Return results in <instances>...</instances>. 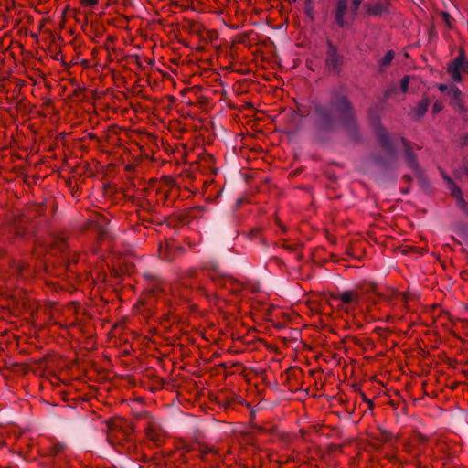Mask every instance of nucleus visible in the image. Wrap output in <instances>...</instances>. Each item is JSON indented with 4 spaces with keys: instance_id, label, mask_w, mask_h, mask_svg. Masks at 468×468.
Here are the masks:
<instances>
[{
    "instance_id": "72a5a7b5",
    "label": "nucleus",
    "mask_w": 468,
    "mask_h": 468,
    "mask_svg": "<svg viewBox=\"0 0 468 468\" xmlns=\"http://www.w3.org/2000/svg\"><path fill=\"white\" fill-rule=\"evenodd\" d=\"M362 395H363V397H364V400H365V401H367L368 403H370V404H371V400L367 399V397L365 396V394H362Z\"/></svg>"
},
{
    "instance_id": "5701e85b",
    "label": "nucleus",
    "mask_w": 468,
    "mask_h": 468,
    "mask_svg": "<svg viewBox=\"0 0 468 468\" xmlns=\"http://www.w3.org/2000/svg\"><path fill=\"white\" fill-rule=\"evenodd\" d=\"M461 70H463V69L458 67V66H456V65H452L450 63L449 66H448V72L451 75L455 74V73H459V72H461Z\"/></svg>"
},
{
    "instance_id": "cd10ccee",
    "label": "nucleus",
    "mask_w": 468,
    "mask_h": 468,
    "mask_svg": "<svg viewBox=\"0 0 468 468\" xmlns=\"http://www.w3.org/2000/svg\"><path fill=\"white\" fill-rule=\"evenodd\" d=\"M438 89L441 91V92H444L446 90H448V86L446 84H439L438 85Z\"/></svg>"
},
{
    "instance_id": "c9c22d12",
    "label": "nucleus",
    "mask_w": 468,
    "mask_h": 468,
    "mask_svg": "<svg viewBox=\"0 0 468 468\" xmlns=\"http://www.w3.org/2000/svg\"><path fill=\"white\" fill-rule=\"evenodd\" d=\"M463 70H467L468 71V62L466 63L465 68H464Z\"/></svg>"
},
{
    "instance_id": "e433bc0d",
    "label": "nucleus",
    "mask_w": 468,
    "mask_h": 468,
    "mask_svg": "<svg viewBox=\"0 0 468 468\" xmlns=\"http://www.w3.org/2000/svg\"><path fill=\"white\" fill-rule=\"evenodd\" d=\"M252 235L256 236L257 235V231H252Z\"/></svg>"
},
{
    "instance_id": "a878e982",
    "label": "nucleus",
    "mask_w": 468,
    "mask_h": 468,
    "mask_svg": "<svg viewBox=\"0 0 468 468\" xmlns=\"http://www.w3.org/2000/svg\"><path fill=\"white\" fill-rule=\"evenodd\" d=\"M82 5H95L98 4V0H80Z\"/></svg>"
},
{
    "instance_id": "c85d7f7f",
    "label": "nucleus",
    "mask_w": 468,
    "mask_h": 468,
    "mask_svg": "<svg viewBox=\"0 0 468 468\" xmlns=\"http://www.w3.org/2000/svg\"><path fill=\"white\" fill-rule=\"evenodd\" d=\"M402 178L407 183H410L412 181V176L410 175H404Z\"/></svg>"
},
{
    "instance_id": "c756f323",
    "label": "nucleus",
    "mask_w": 468,
    "mask_h": 468,
    "mask_svg": "<svg viewBox=\"0 0 468 468\" xmlns=\"http://www.w3.org/2000/svg\"><path fill=\"white\" fill-rule=\"evenodd\" d=\"M254 429H255L257 431H259V432H266V431H267V430H266V429H264V428H263V427H261V426H258V425L254 426Z\"/></svg>"
},
{
    "instance_id": "a211bd4d",
    "label": "nucleus",
    "mask_w": 468,
    "mask_h": 468,
    "mask_svg": "<svg viewBox=\"0 0 468 468\" xmlns=\"http://www.w3.org/2000/svg\"><path fill=\"white\" fill-rule=\"evenodd\" d=\"M444 178H445V180H446L448 183H450V184H452V195L456 199H459V198H460V197H463L461 189H460L457 186L453 185V183H452V179H451L450 177H447V176H445Z\"/></svg>"
},
{
    "instance_id": "423d86ee",
    "label": "nucleus",
    "mask_w": 468,
    "mask_h": 468,
    "mask_svg": "<svg viewBox=\"0 0 468 468\" xmlns=\"http://www.w3.org/2000/svg\"><path fill=\"white\" fill-rule=\"evenodd\" d=\"M211 280L215 285L229 289L233 293H238L241 291V283L239 281L231 276L216 274L211 276Z\"/></svg>"
},
{
    "instance_id": "412c9836",
    "label": "nucleus",
    "mask_w": 468,
    "mask_h": 468,
    "mask_svg": "<svg viewBox=\"0 0 468 468\" xmlns=\"http://www.w3.org/2000/svg\"><path fill=\"white\" fill-rule=\"evenodd\" d=\"M449 93L452 95V99L456 101L460 99L462 94L461 90L455 86L451 87Z\"/></svg>"
},
{
    "instance_id": "f3484780",
    "label": "nucleus",
    "mask_w": 468,
    "mask_h": 468,
    "mask_svg": "<svg viewBox=\"0 0 468 468\" xmlns=\"http://www.w3.org/2000/svg\"><path fill=\"white\" fill-rule=\"evenodd\" d=\"M466 63L467 62L464 61V52L463 51H462L460 53V55L453 61L451 62L452 65H456V66L462 68L463 70L464 69Z\"/></svg>"
},
{
    "instance_id": "f257e3e1",
    "label": "nucleus",
    "mask_w": 468,
    "mask_h": 468,
    "mask_svg": "<svg viewBox=\"0 0 468 468\" xmlns=\"http://www.w3.org/2000/svg\"><path fill=\"white\" fill-rule=\"evenodd\" d=\"M314 135L325 140L336 130L342 129L349 140L362 139L356 111L347 96L335 92L326 103H315L310 113Z\"/></svg>"
},
{
    "instance_id": "4be33fe9",
    "label": "nucleus",
    "mask_w": 468,
    "mask_h": 468,
    "mask_svg": "<svg viewBox=\"0 0 468 468\" xmlns=\"http://www.w3.org/2000/svg\"><path fill=\"white\" fill-rule=\"evenodd\" d=\"M441 17L444 21V23L449 27H452V17L450 16L449 13L447 12H442L441 13Z\"/></svg>"
},
{
    "instance_id": "7c9ffc66",
    "label": "nucleus",
    "mask_w": 468,
    "mask_h": 468,
    "mask_svg": "<svg viewBox=\"0 0 468 468\" xmlns=\"http://www.w3.org/2000/svg\"><path fill=\"white\" fill-rule=\"evenodd\" d=\"M284 248L289 250H295L296 246L295 245L284 246Z\"/></svg>"
},
{
    "instance_id": "39448f33",
    "label": "nucleus",
    "mask_w": 468,
    "mask_h": 468,
    "mask_svg": "<svg viewBox=\"0 0 468 468\" xmlns=\"http://www.w3.org/2000/svg\"><path fill=\"white\" fill-rule=\"evenodd\" d=\"M390 3L388 1L383 0H374L372 2H367L363 5V8L366 13L371 16H381L383 15L388 14Z\"/></svg>"
},
{
    "instance_id": "1a4fd4ad",
    "label": "nucleus",
    "mask_w": 468,
    "mask_h": 468,
    "mask_svg": "<svg viewBox=\"0 0 468 468\" xmlns=\"http://www.w3.org/2000/svg\"><path fill=\"white\" fill-rule=\"evenodd\" d=\"M195 275H196V271H194V270L188 271L187 274L183 279L182 284L185 287H189V288H195V289L202 290V285H201V283L199 282H197V281H193V282L190 281L191 279L195 278Z\"/></svg>"
},
{
    "instance_id": "f704fd0d",
    "label": "nucleus",
    "mask_w": 468,
    "mask_h": 468,
    "mask_svg": "<svg viewBox=\"0 0 468 468\" xmlns=\"http://www.w3.org/2000/svg\"><path fill=\"white\" fill-rule=\"evenodd\" d=\"M374 290H375V285H374V284H372V285H371V289H370V291H371V292H374Z\"/></svg>"
},
{
    "instance_id": "ddd939ff",
    "label": "nucleus",
    "mask_w": 468,
    "mask_h": 468,
    "mask_svg": "<svg viewBox=\"0 0 468 468\" xmlns=\"http://www.w3.org/2000/svg\"><path fill=\"white\" fill-rule=\"evenodd\" d=\"M362 2H363V0H352V5L350 7V16H351L353 22L355 21V19L357 16V11H358Z\"/></svg>"
},
{
    "instance_id": "7ed1b4c3",
    "label": "nucleus",
    "mask_w": 468,
    "mask_h": 468,
    "mask_svg": "<svg viewBox=\"0 0 468 468\" xmlns=\"http://www.w3.org/2000/svg\"><path fill=\"white\" fill-rule=\"evenodd\" d=\"M327 50L325 54V66L327 69L334 73L339 74L342 70L344 64V57L339 53L337 48L333 44L332 41H326Z\"/></svg>"
},
{
    "instance_id": "0eeeda50",
    "label": "nucleus",
    "mask_w": 468,
    "mask_h": 468,
    "mask_svg": "<svg viewBox=\"0 0 468 468\" xmlns=\"http://www.w3.org/2000/svg\"><path fill=\"white\" fill-rule=\"evenodd\" d=\"M26 234V221L23 218H15L8 227L7 239L23 238Z\"/></svg>"
},
{
    "instance_id": "20e7f679",
    "label": "nucleus",
    "mask_w": 468,
    "mask_h": 468,
    "mask_svg": "<svg viewBox=\"0 0 468 468\" xmlns=\"http://www.w3.org/2000/svg\"><path fill=\"white\" fill-rule=\"evenodd\" d=\"M348 1L349 0H335V8L333 10L335 22L342 28L350 27L353 24L350 11H348Z\"/></svg>"
},
{
    "instance_id": "dca6fc26",
    "label": "nucleus",
    "mask_w": 468,
    "mask_h": 468,
    "mask_svg": "<svg viewBox=\"0 0 468 468\" xmlns=\"http://www.w3.org/2000/svg\"><path fill=\"white\" fill-rule=\"evenodd\" d=\"M65 450V445L63 443H56L54 444L49 452L52 456H58Z\"/></svg>"
},
{
    "instance_id": "2eb2a0df",
    "label": "nucleus",
    "mask_w": 468,
    "mask_h": 468,
    "mask_svg": "<svg viewBox=\"0 0 468 468\" xmlns=\"http://www.w3.org/2000/svg\"><path fill=\"white\" fill-rule=\"evenodd\" d=\"M394 56H395L394 51H392V50L388 51L386 53V55L382 58V59L380 60V65L382 67L388 66L391 63V61L393 60Z\"/></svg>"
},
{
    "instance_id": "9b49d317",
    "label": "nucleus",
    "mask_w": 468,
    "mask_h": 468,
    "mask_svg": "<svg viewBox=\"0 0 468 468\" xmlns=\"http://www.w3.org/2000/svg\"><path fill=\"white\" fill-rule=\"evenodd\" d=\"M335 300L340 301L344 304H350L352 303H356V298L355 294L351 291H345L337 293L334 296Z\"/></svg>"
},
{
    "instance_id": "4468645a",
    "label": "nucleus",
    "mask_w": 468,
    "mask_h": 468,
    "mask_svg": "<svg viewBox=\"0 0 468 468\" xmlns=\"http://www.w3.org/2000/svg\"><path fill=\"white\" fill-rule=\"evenodd\" d=\"M304 13L311 20H314V11L313 0H305Z\"/></svg>"
},
{
    "instance_id": "9d476101",
    "label": "nucleus",
    "mask_w": 468,
    "mask_h": 468,
    "mask_svg": "<svg viewBox=\"0 0 468 468\" xmlns=\"http://www.w3.org/2000/svg\"><path fill=\"white\" fill-rule=\"evenodd\" d=\"M429 106L430 100L428 98L424 97L421 101H420L413 110L416 118H422L426 112L428 111Z\"/></svg>"
},
{
    "instance_id": "b1692460",
    "label": "nucleus",
    "mask_w": 468,
    "mask_h": 468,
    "mask_svg": "<svg viewBox=\"0 0 468 468\" xmlns=\"http://www.w3.org/2000/svg\"><path fill=\"white\" fill-rule=\"evenodd\" d=\"M457 203H458L459 207H460L463 210H464V209H466V208L468 207V205H467V203L465 202V200L463 199V197H460V198H459V199H457Z\"/></svg>"
},
{
    "instance_id": "393cba45",
    "label": "nucleus",
    "mask_w": 468,
    "mask_h": 468,
    "mask_svg": "<svg viewBox=\"0 0 468 468\" xmlns=\"http://www.w3.org/2000/svg\"><path fill=\"white\" fill-rule=\"evenodd\" d=\"M441 110H442V105H441L440 102L436 101V102L433 104V106H432V112H433V113H438V112H440Z\"/></svg>"
},
{
    "instance_id": "f8f14e48",
    "label": "nucleus",
    "mask_w": 468,
    "mask_h": 468,
    "mask_svg": "<svg viewBox=\"0 0 468 468\" xmlns=\"http://www.w3.org/2000/svg\"><path fill=\"white\" fill-rule=\"evenodd\" d=\"M218 401L220 406L224 407L225 409H229L235 403L236 397L235 396L220 397V398H218Z\"/></svg>"
},
{
    "instance_id": "473e14b6",
    "label": "nucleus",
    "mask_w": 468,
    "mask_h": 468,
    "mask_svg": "<svg viewBox=\"0 0 468 468\" xmlns=\"http://www.w3.org/2000/svg\"><path fill=\"white\" fill-rule=\"evenodd\" d=\"M401 192H402L403 194H408V193L410 192V188H409V187H407V188H405V189H401Z\"/></svg>"
},
{
    "instance_id": "f03ea898",
    "label": "nucleus",
    "mask_w": 468,
    "mask_h": 468,
    "mask_svg": "<svg viewBox=\"0 0 468 468\" xmlns=\"http://www.w3.org/2000/svg\"><path fill=\"white\" fill-rule=\"evenodd\" d=\"M376 135L383 153L375 156V163L385 170H394L397 167L398 154L391 137L382 126L376 128Z\"/></svg>"
},
{
    "instance_id": "bb28decb",
    "label": "nucleus",
    "mask_w": 468,
    "mask_h": 468,
    "mask_svg": "<svg viewBox=\"0 0 468 468\" xmlns=\"http://www.w3.org/2000/svg\"><path fill=\"white\" fill-rule=\"evenodd\" d=\"M455 82H461L463 78L461 72L451 75Z\"/></svg>"
},
{
    "instance_id": "6e6552de",
    "label": "nucleus",
    "mask_w": 468,
    "mask_h": 468,
    "mask_svg": "<svg viewBox=\"0 0 468 468\" xmlns=\"http://www.w3.org/2000/svg\"><path fill=\"white\" fill-rule=\"evenodd\" d=\"M401 141L405 146L404 149V159L405 163L410 169H411L415 174L420 173V166L417 161L416 154L413 150L409 146L408 141L404 138H401Z\"/></svg>"
},
{
    "instance_id": "aec40b11",
    "label": "nucleus",
    "mask_w": 468,
    "mask_h": 468,
    "mask_svg": "<svg viewBox=\"0 0 468 468\" xmlns=\"http://www.w3.org/2000/svg\"><path fill=\"white\" fill-rule=\"evenodd\" d=\"M410 77L409 75H405L400 82V90L402 92L406 93L409 89V83H410Z\"/></svg>"
},
{
    "instance_id": "2f4dec72",
    "label": "nucleus",
    "mask_w": 468,
    "mask_h": 468,
    "mask_svg": "<svg viewBox=\"0 0 468 468\" xmlns=\"http://www.w3.org/2000/svg\"><path fill=\"white\" fill-rule=\"evenodd\" d=\"M167 181L170 186H173L175 185V181L172 178H168Z\"/></svg>"
},
{
    "instance_id": "6ab92c4d",
    "label": "nucleus",
    "mask_w": 468,
    "mask_h": 468,
    "mask_svg": "<svg viewBox=\"0 0 468 468\" xmlns=\"http://www.w3.org/2000/svg\"><path fill=\"white\" fill-rule=\"evenodd\" d=\"M54 248L60 252H64L67 250L68 245L65 240L58 239L54 241Z\"/></svg>"
}]
</instances>
